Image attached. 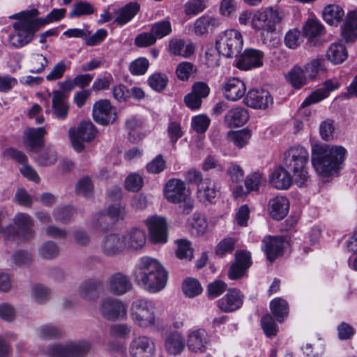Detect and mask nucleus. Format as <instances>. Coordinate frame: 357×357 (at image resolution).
I'll return each mask as SVG.
<instances>
[{
    "mask_svg": "<svg viewBox=\"0 0 357 357\" xmlns=\"http://www.w3.org/2000/svg\"><path fill=\"white\" fill-rule=\"evenodd\" d=\"M133 275L135 282L151 294L162 290L168 278V273L162 265L157 259L147 256L139 259Z\"/></svg>",
    "mask_w": 357,
    "mask_h": 357,
    "instance_id": "1",
    "label": "nucleus"
},
{
    "mask_svg": "<svg viewBox=\"0 0 357 357\" xmlns=\"http://www.w3.org/2000/svg\"><path fill=\"white\" fill-rule=\"evenodd\" d=\"M347 153L341 146L317 144L312 150V164L317 173L328 177L337 173Z\"/></svg>",
    "mask_w": 357,
    "mask_h": 357,
    "instance_id": "2",
    "label": "nucleus"
},
{
    "mask_svg": "<svg viewBox=\"0 0 357 357\" xmlns=\"http://www.w3.org/2000/svg\"><path fill=\"white\" fill-rule=\"evenodd\" d=\"M308 162L309 153L302 146H292L283 153L282 165L292 173L294 181L299 187L306 185L310 179L307 167Z\"/></svg>",
    "mask_w": 357,
    "mask_h": 357,
    "instance_id": "3",
    "label": "nucleus"
},
{
    "mask_svg": "<svg viewBox=\"0 0 357 357\" xmlns=\"http://www.w3.org/2000/svg\"><path fill=\"white\" fill-rule=\"evenodd\" d=\"M38 12L36 9L16 14L19 20L13 24V31L8 36V44L14 48H20L29 44L33 38L34 33L39 29L35 17Z\"/></svg>",
    "mask_w": 357,
    "mask_h": 357,
    "instance_id": "4",
    "label": "nucleus"
},
{
    "mask_svg": "<svg viewBox=\"0 0 357 357\" xmlns=\"http://www.w3.org/2000/svg\"><path fill=\"white\" fill-rule=\"evenodd\" d=\"M156 305L151 300L140 298L132 302L130 318L133 323L142 328H152L158 322L155 310Z\"/></svg>",
    "mask_w": 357,
    "mask_h": 357,
    "instance_id": "5",
    "label": "nucleus"
},
{
    "mask_svg": "<svg viewBox=\"0 0 357 357\" xmlns=\"http://www.w3.org/2000/svg\"><path fill=\"white\" fill-rule=\"evenodd\" d=\"M285 17L283 10L268 7L264 10L255 11L251 18V26L257 31L273 33L276 26L280 24Z\"/></svg>",
    "mask_w": 357,
    "mask_h": 357,
    "instance_id": "6",
    "label": "nucleus"
},
{
    "mask_svg": "<svg viewBox=\"0 0 357 357\" xmlns=\"http://www.w3.org/2000/svg\"><path fill=\"white\" fill-rule=\"evenodd\" d=\"M243 45V40L241 32L236 29H227L218 35L215 47L219 54L231 58L241 52Z\"/></svg>",
    "mask_w": 357,
    "mask_h": 357,
    "instance_id": "7",
    "label": "nucleus"
},
{
    "mask_svg": "<svg viewBox=\"0 0 357 357\" xmlns=\"http://www.w3.org/2000/svg\"><path fill=\"white\" fill-rule=\"evenodd\" d=\"M91 349V343L89 340H79L51 345L46 352L50 357H85Z\"/></svg>",
    "mask_w": 357,
    "mask_h": 357,
    "instance_id": "8",
    "label": "nucleus"
},
{
    "mask_svg": "<svg viewBox=\"0 0 357 357\" xmlns=\"http://www.w3.org/2000/svg\"><path fill=\"white\" fill-rule=\"evenodd\" d=\"M68 133L74 149L77 152H81L84 149V142H89L95 139L97 130L92 122L83 121L77 128H70Z\"/></svg>",
    "mask_w": 357,
    "mask_h": 357,
    "instance_id": "9",
    "label": "nucleus"
},
{
    "mask_svg": "<svg viewBox=\"0 0 357 357\" xmlns=\"http://www.w3.org/2000/svg\"><path fill=\"white\" fill-rule=\"evenodd\" d=\"M128 351L131 357H155L156 354L155 340L148 335L136 336L132 339Z\"/></svg>",
    "mask_w": 357,
    "mask_h": 357,
    "instance_id": "10",
    "label": "nucleus"
},
{
    "mask_svg": "<svg viewBox=\"0 0 357 357\" xmlns=\"http://www.w3.org/2000/svg\"><path fill=\"white\" fill-rule=\"evenodd\" d=\"M99 310L103 318L112 321L123 318L127 313L125 304L112 297H105L100 301Z\"/></svg>",
    "mask_w": 357,
    "mask_h": 357,
    "instance_id": "11",
    "label": "nucleus"
},
{
    "mask_svg": "<svg viewBox=\"0 0 357 357\" xmlns=\"http://www.w3.org/2000/svg\"><path fill=\"white\" fill-rule=\"evenodd\" d=\"M15 225L17 227L18 236L15 238H9L20 243L23 241H29L33 238L35 231L33 229L34 225L33 220L31 217L25 213H17L13 219Z\"/></svg>",
    "mask_w": 357,
    "mask_h": 357,
    "instance_id": "12",
    "label": "nucleus"
},
{
    "mask_svg": "<svg viewBox=\"0 0 357 357\" xmlns=\"http://www.w3.org/2000/svg\"><path fill=\"white\" fill-rule=\"evenodd\" d=\"M100 252L106 257H113L121 255L125 249L120 233H110L105 235L99 244Z\"/></svg>",
    "mask_w": 357,
    "mask_h": 357,
    "instance_id": "13",
    "label": "nucleus"
},
{
    "mask_svg": "<svg viewBox=\"0 0 357 357\" xmlns=\"http://www.w3.org/2000/svg\"><path fill=\"white\" fill-rule=\"evenodd\" d=\"M92 115L94 121L101 125L112 123L116 119V112L109 100L106 99L96 102L93 106Z\"/></svg>",
    "mask_w": 357,
    "mask_h": 357,
    "instance_id": "14",
    "label": "nucleus"
},
{
    "mask_svg": "<svg viewBox=\"0 0 357 357\" xmlns=\"http://www.w3.org/2000/svg\"><path fill=\"white\" fill-rule=\"evenodd\" d=\"M244 103L256 109H266L273 102L269 92L262 89H252L245 96Z\"/></svg>",
    "mask_w": 357,
    "mask_h": 357,
    "instance_id": "15",
    "label": "nucleus"
},
{
    "mask_svg": "<svg viewBox=\"0 0 357 357\" xmlns=\"http://www.w3.org/2000/svg\"><path fill=\"white\" fill-rule=\"evenodd\" d=\"M163 192L165 199L169 202L174 204H180L190 193L186 189L184 181L178 178L169 179L165 183Z\"/></svg>",
    "mask_w": 357,
    "mask_h": 357,
    "instance_id": "16",
    "label": "nucleus"
},
{
    "mask_svg": "<svg viewBox=\"0 0 357 357\" xmlns=\"http://www.w3.org/2000/svg\"><path fill=\"white\" fill-rule=\"evenodd\" d=\"M252 265L251 254L246 250H237L235 253V262L230 266L228 276L231 280L243 277Z\"/></svg>",
    "mask_w": 357,
    "mask_h": 357,
    "instance_id": "17",
    "label": "nucleus"
},
{
    "mask_svg": "<svg viewBox=\"0 0 357 357\" xmlns=\"http://www.w3.org/2000/svg\"><path fill=\"white\" fill-rule=\"evenodd\" d=\"M264 56V54L262 51L252 48L246 49L236 60L234 66L243 70L259 68L263 65Z\"/></svg>",
    "mask_w": 357,
    "mask_h": 357,
    "instance_id": "18",
    "label": "nucleus"
},
{
    "mask_svg": "<svg viewBox=\"0 0 357 357\" xmlns=\"http://www.w3.org/2000/svg\"><path fill=\"white\" fill-rule=\"evenodd\" d=\"M149 228L150 238L154 243H165L167 242V222L165 218L153 216L145 220Z\"/></svg>",
    "mask_w": 357,
    "mask_h": 357,
    "instance_id": "19",
    "label": "nucleus"
},
{
    "mask_svg": "<svg viewBox=\"0 0 357 357\" xmlns=\"http://www.w3.org/2000/svg\"><path fill=\"white\" fill-rule=\"evenodd\" d=\"M47 131L44 127L27 128L23 132V142L31 151H39L45 145L44 137Z\"/></svg>",
    "mask_w": 357,
    "mask_h": 357,
    "instance_id": "20",
    "label": "nucleus"
},
{
    "mask_svg": "<svg viewBox=\"0 0 357 357\" xmlns=\"http://www.w3.org/2000/svg\"><path fill=\"white\" fill-rule=\"evenodd\" d=\"M243 294L236 289H229L218 303L219 309L226 313L232 312L241 308L243 303Z\"/></svg>",
    "mask_w": 357,
    "mask_h": 357,
    "instance_id": "21",
    "label": "nucleus"
},
{
    "mask_svg": "<svg viewBox=\"0 0 357 357\" xmlns=\"http://www.w3.org/2000/svg\"><path fill=\"white\" fill-rule=\"evenodd\" d=\"M121 235L125 250H139L146 243V234L139 228L132 227L122 233Z\"/></svg>",
    "mask_w": 357,
    "mask_h": 357,
    "instance_id": "22",
    "label": "nucleus"
},
{
    "mask_svg": "<svg viewBox=\"0 0 357 357\" xmlns=\"http://www.w3.org/2000/svg\"><path fill=\"white\" fill-rule=\"evenodd\" d=\"M209 341V337L205 330H192L188 334L187 346L192 352L203 354L206 351Z\"/></svg>",
    "mask_w": 357,
    "mask_h": 357,
    "instance_id": "23",
    "label": "nucleus"
},
{
    "mask_svg": "<svg viewBox=\"0 0 357 357\" xmlns=\"http://www.w3.org/2000/svg\"><path fill=\"white\" fill-rule=\"evenodd\" d=\"M222 91L227 100L237 101L245 96L246 86L239 78L231 77L223 83Z\"/></svg>",
    "mask_w": 357,
    "mask_h": 357,
    "instance_id": "24",
    "label": "nucleus"
},
{
    "mask_svg": "<svg viewBox=\"0 0 357 357\" xmlns=\"http://www.w3.org/2000/svg\"><path fill=\"white\" fill-rule=\"evenodd\" d=\"M132 284L128 277L122 273L112 274L107 281V288L112 294L121 296L131 290Z\"/></svg>",
    "mask_w": 357,
    "mask_h": 357,
    "instance_id": "25",
    "label": "nucleus"
},
{
    "mask_svg": "<svg viewBox=\"0 0 357 357\" xmlns=\"http://www.w3.org/2000/svg\"><path fill=\"white\" fill-rule=\"evenodd\" d=\"M103 287V281L100 279L90 278L81 283L79 287V296L86 301H96Z\"/></svg>",
    "mask_w": 357,
    "mask_h": 357,
    "instance_id": "26",
    "label": "nucleus"
},
{
    "mask_svg": "<svg viewBox=\"0 0 357 357\" xmlns=\"http://www.w3.org/2000/svg\"><path fill=\"white\" fill-rule=\"evenodd\" d=\"M284 166L278 167L271 174L269 178L270 185L278 190H287L293 183V175Z\"/></svg>",
    "mask_w": 357,
    "mask_h": 357,
    "instance_id": "27",
    "label": "nucleus"
},
{
    "mask_svg": "<svg viewBox=\"0 0 357 357\" xmlns=\"http://www.w3.org/2000/svg\"><path fill=\"white\" fill-rule=\"evenodd\" d=\"M289 202L284 196L271 198L268 204V211L271 217L276 220L283 219L288 213Z\"/></svg>",
    "mask_w": 357,
    "mask_h": 357,
    "instance_id": "28",
    "label": "nucleus"
},
{
    "mask_svg": "<svg viewBox=\"0 0 357 357\" xmlns=\"http://www.w3.org/2000/svg\"><path fill=\"white\" fill-rule=\"evenodd\" d=\"M52 101V109L54 116L60 120L66 119L69 110L67 96L61 91H54Z\"/></svg>",
    "mask_w": 357,
    "mask_h": 357,
    "instance_id": "29",
    "label": "nucleus"
},
{
    "mask_svg": "<svg viewBox=\"0 0 357 357\" xmlns=\"http://www.w3.org/2000/svg\"><path fill=\"white\" fill-rule=\"evenodd\" d=\"M264 250L267 259L273 261L279 255H282L284 248V241L280 236H266L263 240Z\"/></svg>",
    "mask_w": 357,
    "mask_h": 357,
    "instance_id": "30",
    "label": "nucleus"
},
{
    "mask_svg": "<svg viewBox=\"0 0 357 357\" xmlns=\"http://www.w3.org/2000/svg\"><path fill=\"white\" fill-rule=\"evenodd\" d=\"M140 5L137 2H130L115 12L114 22L123 26L128 24L139 13Z\"/></svg>",
    "mask_w": 357,
    "mask_h": 357,
    "instance_id": "31",
    "label": "nucleus"
},
{
    "mask_svg": "<svg viewBox=\"0 0 357 357\" xmlns=\"http://www.w3.org/2000/svg\"><path fill=\"white\" fill-rule=\"evenodd\" d=\"M165 348L170 355H179L185 348L183 336L177 331L170 332L165 339Z\"/></svg>",
    "mask_w": 357,
    "mask_h": 357,
    "instance_id": "32",
    "label": "nucleus"
},
{
    "mask_svg": "<svg viewBox=\"0 0 357 357\" xmlns=\"http://www.w3.org/2000/svg\"><path fill=\"white\" fill-rule=\"evenodd\" d=\"M342 36L346 43H354L357 40V13H347L345 22L342 27Z\"/></svg>",
    "mask_w": 357,
    "mask_h": 357,
    "instance_id": "33",
    "label": "nucleus"
},
{
    "mask_svg": "<svg viewBox=\"0 0 357 357\" xmlns=\"http://www.w3.org/2000/svg\"><path fill=\"white\" fill-rule=\"evenodd\" d=\"M217 190L215 183L209 178H206L197 187V197L199 202L206 204L212 202L216 197Z\"/></svg>",
    "mask_w": 357,
    "mask_h": 357,
    "instance_id": "34",
    "label": "nucleus"
},
{
    "mask_svg": "<svg viewBox=\"0 0 357 357\" xmlns=\"http://www.w3.org/2000/svg\"><path fill=\"white\" fill-rule=\"evenodd\" d=\"M249 115L247 109L238 107L228 111L225 117V121L229 128L240 127L248 120Z\"/></svg>",
    "mask_w": 357,
    "mask_h": 357,
    "instance_id": "35",
    "label": "nucleus"
},
{
    "mask_svg": "<svg viewBox=\"0 0 357 357\" xmlns=\"http://www.w3.org/2000/svg\"><path fill=\"white\" fill-rule=\"evenodd\" d=\"M339 86L337 82H333L331 80L326 81L324 86L320 88L315 91L312 92L305 100L303 102L302 106H308L311 104L317 103L323 99L327 98L331 91L335 90Z\"/></svg>",
    "mask_w": 357,
    "mask_h": 357,
    "instance_id": "36",
    "label": "nucleus"
},
{
    "mask_svg": "<svg viewBox=\"0 0 357 357\" xmlns=\"http://www.w3.org/2000/svg\"><path fill=\"white\" fill-rule=\"evenodd\" d=\"M220 22L218 18L210 15H203L196 20L194 24V31L197 36L206 33L208 31L218 27Z\"/></svg>",
    "mask_w": 357,
    "mask_h": 357,
    "instance_id": "37",
    "label": "nucleus"
},
{
    "mask_svg": "<svg viewBox=\"0 0 357 357\" xmlns=\"http://www.w3.org/2000/svg\"><path fill=\"white\" fill-rule=\"evenodd\" d=\"M169 50L174 55L187 58L194 53L195 47L192 43L185 44L181 39H172L169 43Z\"/></svg>",
    "mask_w": 357,
    "mask_h": 357,
    "instance_id": "38",
    "label": "nucleus"
},
{
    "mask_svg": "<svg viewBox=\"0 0 357 357\" xmlns=\"http://www.w3.org/2000/svg\"><path fill=\"white\" fill-rule=\"evenodd\" d=\"M348 56L346 47L341 43H333L328 48L326 57L333 64H340L344 62Z\"/></svg>",
    "mask_w": 357,
    "mask_h": 357,
    "instance_id": "39",
    "label": "nucleus"
},
{
    "mask_svg": "<svg viewBox=\"0 0 357 357\" xmlns=\"http://www.w3.org/2000/svg\"><path fill=\"white\" fill-rule=\"evenodd\" d=\"M344 15L343 9L337 5H328L323 10L324 20L330 25H337Z\"/></svg>",
    "mask_w": 357,
    "mask_h": 357,
    "instance_id": "40",
    "label": "nucleus"
},
{
    "mask_svg": "<svg viewBox=\"0 0 357 357\" xmlns=\"http://www.w3.org/2000/svg\"><path fill=\"white\" fill-rule=\"evenodd\" d=\"M286 78L295 89H301L307 82L304 70L298 66H294L286 75Z\"/></svg>",
    "mask_w": 357,
    "mask_h": 357,
    "instance_id": "41",
    "label": "nucleus"
},
{
    "mask_svg": "<svg viewBox=\"0 0 357 357\" xmlns=\"http://www.w3.org/2000/svg\"><path fill=\"white\" fill-rule=\"evenodd\" d=\"M270 308L271 312L279 322H282L284 318L288 316V303L281 298H276L272 300L270 303Z\"/></svg>",
    "mask_w": 357,
    "mask_h": 357,
    "instance_id": "42",
    "label": "nucleus"
},
{
    "mask_svg": "<svg viewBox=\"0 0 357 357\" xmlns=\"http://www.w3.org/2000/svg\"><path fill=\"white\" fill-rule=\"evenodd\" d=\"M251 137V131L248 129H242L228 132V140L239 149L248 144Z\"/></svg>",
    "mask_w": 357,
    "mask_h": 357,
    "instance_id": "43",
    "label": "nucleus"
},
{
    "mask_svg": "<svg viewBox=\"0 0 357 357\" xmlns=\"http://www.w3.org/2000/svg\"><path fill=\"white\" fill-rule=\"evenodd\" d=\"M151 31L157 40L162 39L172 32V27L170 21L167 19L155 22L151 26Z\"/></svg>",
    "mask_w": 357,
    "mask_h": 357,
    "instance_id": "44",
    "label": "nucleus"
},
{
    "mask_svg": "<svg viewBox=\"0 0 357 357\" xmlns=\"http://www.w3.org/2000/svg\"><path fill=\"white\" fill-rule=\"evenodd\" d=\"M177 245L176 256L180 259L192 260L193 258V249L190 242L187 239H177L175 241Z\"/></svg>",
    "mask_w": 357,
    "mask_h": 357,
    "instance_id": "45",
    "label": "nucleus"
},
{
    "mask_svg": "<svg viewBox=\"0 0 357 357\" xmlns=\"http://www.w3.org/2000/svg\"><path fill=\"white\" fill-rule=\"evenodd\" d=\"M93 5L87 1H80L76 2L69 13L70 18L79 17L82 15H91L94 13Z\"/></svg>",
    "mask_w": 357,
    "mask_h": 357,
    "instance_id": "46",
    "label": "nucleus"
},
{
    "mask_svg": "<svg viewBox=\"0 0 357 357\" xmlns=\"http://www.w3.org/2000/svg\"><path fill=\"white\" fill-rule=\"evenodd\" d=\"M197 72V68L193 63L188 61L180 63L176 68V74L178 79L188 80Z\"/></svg>",
    "mask_w": 357,
    "mask_h": 357,
    "instance_id": "47",
    "label": "nucleus"
},
{
    "mask_svg": "<svg viewBox=\"0 0 357 357\" xmlns=\"http://www.w3.org/2000/svg\"><path fill=\"white\" fill-rule=\"evenodd\" d=\"M70 62L59 61L52 68L51 71L46 75V79L52 82L61 79L66 71L70 68Z\"/></svg>",
    "mask_w": 357,
    "mask_h": 357,
    "instance_id": "48",
    "label": "nucleus"
},
{
    "mask_svg": "<svg viewBox=\"0 0 357 357\" xmlns=\"http://www.w3.org/2000/svg\"><path fill=\"white\" fill-rule=\"evenodd\" d=\"M265 182L262 174L259 172H253L247 176L245 179V185L248 192L257 191L259 187Z\"/></svg>",
    "mask_w": 357,
    "mask_h": 357,
    "instance_id": "49",
    "label": "nucleus"
},
{
    "mask_svg": "<svg viewBox=\"0 0 357 357\" xmlns=\"http://www.w3.org/2000/svg\"><path fill=\"white\" fill-rule=\"evenodd\" d=\"M182 288L184 294L190 298L195 297L202 291L200 283L194 278L186 279L183 283Z\"/></svg>",
    "mask_w": 357,
    "mask_h": 357,
    "instance_id": "50",
    "label": "nucleus"
},
{
    "mask_svg": "<svg viewBox=\"0 0 357 357\" xmlns=\"http://www.w3.org/2000/svg\"><path fill=\"white\" fill-rule=\"evenodd\" d=\"M48 65V60L41 54H33L30 59V72L41 73Z\"/></svg>",
    "mask_w": 357,
    "mask_h": 357,
    "instance_id": "51",
    "label": "nucleus"
},
{
    "mask_svg": "<svg viewBox=\"0 0 357 357\" xmlns=\"http://www.w3.org/2000/svg\"><path fill=\"white\" fill-rule=\"evenodd\" d=\"M75 191L77 195L86 197H90L93 193V185L89 176H84L79 179L75 186Z\"/></svg>",
    "mask_w": 357,
    "mask_h": 357,
    "instance_id": "52",
    "label": "nucleus"
},
{
    "mask_svg": "<svg viewBox=\"0 0 357 357\" xmlns=\"http://www.w3.org/2000/svg\"><path fill=\"white\" fill-rule=\"evenodd\" d=\"M39 254L41 257L45 259H52L56 257L59 254L58 245L53 241L45 242L39 248Z\"/></svg>",
    "mask_w": 357,
    "mask_h": 357,
    "instance_id": "53",
    "label": "nucleus"
},
{
    "mask_svg": "<svg viewBox=\"0 0 357 357\" xmlns=\"http://www.w3.org/2000/svg\"><path fill=\"white\" fill-rule=\"evenodd\" d=\"M322 24L317 20H307L303 27L304 36L309 38H315L319 36L323 31Z\"/></svg>",
    "mask_w": 357,
    "mask_h": 357,
    "instance_id": "54",
    "label": "nucleus"
},
{
    "mask_svg": "<svg viewBox=\"0 0 357 357\" xmlns=\"http://www.w3.org/2000/svg\"><path fill=\"white\" fill-rule=\"evenodd\" d=\"M237 242V239L231 237L225 238L221 240L216 246L215 253L217 255L223 257L227 253L231 252Z\"/></svg>",
    "mask_w": 357,
    "mask_h": 357,
    "instance_id": "55",
    "label": "nucleus"
},
{
    "mask_svg": "<svg viewBox=\"0 0 357 357\" xmlns=\"http://www.w3.org/2000/svg\"><path fill=\"white\" fill-rule=\"evenodd\" d=\"M149 66V61L144 57H139L130 63L129 70L133 75H142L146 73Z\"/></svg>",
    "mask_w": 357,
    "mask_h": 357,
    "instance_id": "56",
    "label": "nucleus"
},
{
    "mask_svg": "<svg viewBox=\"0 0 357 357\" xmlns=\"http://www.w3.org/2000/svg\"><path fill=\"white\" fill-rule=\"evenodd\" d=\"M261 327L268 337H275L278 331V326L271 314H266L261 320Z\"/></svg>",
    "mask_w": 357,
    "mask_h": 357,
    "instance_id": "57",
    "label": "nucleus"
},
{
    "mask_svg": "<svg viewBox=\"0 0 357 357\" xmlns=\"http://www.w3.org/2000/svg\"><path fill=\"white\" fill-rule=\"evenodd\" d=\"M92 229L97 232H103L109 229L110 224L108 222L107 215L100 213L96 214L93 218L91 223Z\"/></svg>",
    "mask_w": 357,
    "mask_h": 357,
    "instance_id": "58",
    "label": "nucleus"
},
{
    "mask_svg": "<svg viewBox=\"0 0 357 357\" xmlns=\"http://www.w3.org/2000/svg\"><path fill=\"white\" fill-rule=\"evenodd\" d=\"M206 8L204 0H189L184 5V13L187 15H196Z\"/></svg>",
    "mask_w": 357,
    "mask_h": 357,
    "instance_id": "59",
    "label": "nucleus"
},
{
    "mask_svg": "<svg viewBox=\"0 0 357 357\" xmlns=\"http://www.w3.org/2000/svg\"><path fill=\"white\" fill-rule=\"evenodd\" d=\"M149 86L156 91H162L168 82L167 77L161 73H154L148 79Z\"/></svg>",
    "mask_w": 357,
    "mask_h": 357,
    "instance_id": "60",
    "label": "nucleus"
},
{
    "mask_svg": "<svg viewBox=\"0 0 357 357\" xmlns=\"http://www.w3.org/2000/svg\"><path fill=\"white\" fill-rule=\"evenodd\" d=\"M66 10L65 8L53 9L45 18H35L38 26H40L53 22L59 21L64 17Z\"/></svg>",
    "mask_w": 357,
    "mask_h": 357,
    "instance_id": "61",
    "label": "nucleus"
},
{
    "mask_svg": "<svg viewBox=\"0 0 357 357\" xmlns=\"http://www.w3.org/2000/svg\"><path fill=\"white\" fill-rule=\"evenodd\" d=\"M32 298L38 303H43L50 297V291L43 284H35L31 290Z\"/></svg>",
    "mask_w": 357,
    "mask_h": 357,
    "instance_id": "62",
    "label": "nucleus"
},
{
    "mask_svg": "<svg viewBox=\"0 0 357 357\" xmlns=\"http://www.w3.org/2000/svg\"><path fill=\"white\" fill-rule=\"evenodd\" d=\"M284 45L289 49H296L301 45V33L296 29L289 30L284 38Z\"/></svg>",
    "mask_w": 357,
    "mask_h": 357,
    "instance_id": "63",
    "label": "nucleus"
},
{
    "mask_svg": "<svg viewBox=\"0 0 357 357\" xmlns=\"http://www.w3.org/2000/svg\"><path fill=\"white\" fill-rule=\"evenodd\" d=\"M107 215L114 221L123 220L126 216V210L120 203L113 204L109 206L107 210Z\"/></svg>",
    "mask_w": 357,
    "mask_h": 357,
    "instance_id": "64",
    "label": "nucleus"
}]
</instances>
